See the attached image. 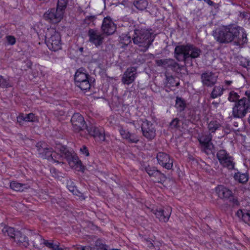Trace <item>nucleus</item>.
Instances as JSON below:
<instances>
[{
    "instance_id": "f257e3e1",
    "label": "nucleus",
    "mask_w": 250,
    "mask_h": 250,
    "mask_svg": "<svg viewBox=\"0 0 250 250\" xmlns=\"http://www.w3.org/2000/svg\"><path fill=\"white\" fill-rule=\"evenodd\" d=\"M212 36L220 44L233 42L235 45L241 46L247 42V34L244 29L234 25L221 26L214 30Z\"/></svg>"
},
{
    "instance_id": "f03ea898",
    "label": "nucleus",
    "mask_w": 250,
    "mask_h": 250,
    "mask_svg": "<svg viewBox=\"0 0 250 250\" xmlns=\"http://www.w3.org/2000/svg\"><path fill=\"white\" fill-rule=\"evenodd\" d=\"M155 36L147 29H136L134 31V34L132 40L135 44L141 47V50L145 52L154 41Z\"/></svg>"
},
{
    "instance_id": "7ed1b4c3",
    "label": "nucleus",
    "mask_w": 250,
    "mask_h": 250,
    "mask_svg": "<svg viewBox=\"0 0 250 250\" xmlns=\"http://www.w3.org/2000/svg\"><path fill=\"white\" fill-rule=\"evenodd\" d=\"M202 51L198 47L190 43L176 46L174 49V57L178 61L186 62L188 59L199 57Z\"/></svg>"
},
{
    "instance_id": "20e7f679",
    "label": "nucleus",
    "mask_w": 250,
    "mask_h": 250,
    "mask_svg": "<svg viewBox=\"0 0 250 250\" xmlns=\"http://www.w3.org/2000/svg\"><path fill=\"white\" fill-rule=\"evenodd\" d=\"M45 43L48 48L53 51H57L61 49V36L55 29L50 28L47 29L45 34Z\"/></svg>"
},
{
    "instance_id": "39448f33",
    "label": "nucleus",
    "mask_w": 250,
    "mask_h": 250,
    "mask_svg": "<svg viewBox=\"0 0 250 250\" xmlns=\"http://www.w3.org/2000/svg\"><path fill=\"white\" fill-rule=\"evenodd\" d=\"M90 76L86 70L80 68L77 70L74 76V80L76 85L82 90L87 91L91 87L90 82Z\"/></svg>"
},
{
    "instance_id": "423d86ee",
    "label": "nucleus",
    "mask_w": 250,
    "mask_h": 250,
    "mask_svg": "<svg viewBox=\"0 0 250 250\" xmlns=\"http://www.w3.org/2000/svg\"><path fill=\"white\" fill-rule=\"evenodd\" d=\"M250 100L243 98L238 101L233 108L232 114L235 117L243 118L245 116L250 108Z\"/></svg>"
},
{
    "instance_id": "0eeeda50",
    "label": "nucleus",
    "mask_w": 250,
    "mask_h": 250,
    "mask_svg": "<svg viewBox=\"0 0 250 250\" xmlns=\"http://www.w3.org/2000/svg\"><path fill=\"white\" fill-rule=\"evenodd\" d=\"M217 157L223 167L229 169H234L235 163L233 162V159L225 150L221 149L218 151Z\"/></svg>"
},
{
    "instance_id": "6e6552de",
    "label": "nucleus",
    "mask_w": 250,
    "mask_h": 250,
    "mask_svg": "<svg viewBox=\"0 0 250 250\" xmlns=\"http://www.w3.org/2000/svg\"><path fill=\"white\" fill-rule=\"evenodd\" d=\"M155 62L159 66L163 67L166 69L169 68L172 71L176 73L180 71L183 68L182 65H180L172 59L156 60Z\"/></svg>"
},
{
    "instance_id": "1a4fd4ad",
    "label": "nucleus",
    "mask_w": 250,
    "mask_h": 250,
    "mask_svg": "<svg viewBox=\"0 0 250 250\" xmlns=\"http://www.w3.org/2000/svg\"><path fill=\"white\" fill-rule=\"evenodd\" d=\"M143 135L148 140H153L156 136L154 125L147 120L144 121L141 125Z\"/></svg>"
},
{
    "instance_id": "9d476101",
    "label": "nucleus",
    "mask_w": 250,
    "mask_h": 250,
    "mask_svg": "<svg viewBox=\"0 0 250 250\" xmlns=\"http://www.w3.org/2000/svg\"><path fill=\"white\" fill-rule=\"evenodd\" d=\"M63 17V12L61 10L51 8L47 10L43 15L45 20L50 23H56L61 21Z\"/></svg>"
},
{
    "instance_id": "9b49d317",
    "label": "nucleus",
    "mask_w": 250,
    "mask_h": 250,
    "mask_svg": "<svg viewBox=\"0 0 250 250\" xmlns=\"http://www.w3.org/2000/svg\"><path fill=\"white\" fill-rule=\"evenodd\" d=\"M87 35L89 37V42L96 46L97 47L102 44L104 36L98 30L90 29L88 31Z\"/></svg>"
},
{
    "instance_id": "f8f14e48",
    "label": "nucleus",
    "mask_w": 250,
    "mask_h": 250,
    "mask_svg": "<svg viewBox=\"0 0 250 250\" xmlns=\"http://www.w3.org/2000/svg\"><path fill=\"white\" fill-rule=\"evenodd\" d=\"M71 122L73 130L75 132H79L87 128L83 117L79 113H76L72 116Z\"/></svg>"
},
{
    "instance_id": "ddd939ff",
    "label": "nucleus",
    "mask_w": 250,
    "mask_h": 250,
    "mask_svg": "<svg viewBox=\"0 0 250 250\" xmlns=\"http://www.w3.org/2000/svg\"><path fill=\"white\" fill-rule=\"evenodd\" d=\"M36 147L39 156L43 159H53L52 149L46 143L42 142L38 143Z\"/></svg>"
},
{
    "instance_id": "4468645a",
    "label": "nucleus",
    "mask_w": 250,
    "mask_h": 250,
    "mask_svg": "<svg viewBox=\"0 0 250 250\" xmlns=\"http://www.w3.org/2000/svg\"><path fill=\"white\" fill-rule=\"evenodd\" d=\"M212 135L210 134L205 133L199 137V141L202 145L203 150L207 154L209 153L213 148V145L211 143Z\"/></svg>"
},
{
    "instance_id": "2eb2a0df",
    "label": "nucleus",
    "mask_w": 250,
    "mask_h": 250,
    "mask_svg": "<svg viewBox=\"0 0 250 250\" xmlns=\"http://www.w3.org/2000/svg\"><path fill=\"white\" fill-rule=\"evenodd\" d=\"M60 151L62 156L66 159L71 167L79 166L82 165V162L79 160L78 156L75 154H73L69 151L65 147H62Z\"/></svg>"
},
{
    "instance_id": "dca6fc26",
    "label": "nucleus",
    "mask_w": 250,
    "mask_h": 250,
    "mask_svg": "<svg viewBox=\"0 0 250 250\" xmlns=\"http://www.w3.org/2000/svg\"><path fill=\"white\" fill-rule=\"evenodd\" d=\"M218 76L214 73L210 71H206L201 75V79L204 86L211 87L217 81Z\"/></svg>"
},
{
    "instance_id": "f3484780",
    "label": "nucleus",
    "mask_w": 250,
    "mask_h": 250,
    "mask_svg": "<svg viewBox=\"0 0 250 250\" xmlns=\"http://www.w3.org/2000/svg\"><path fill=\"white\" fill-rule=\"evenodd\" d=\"M137 67H130L126 69L122 77V82L125 84L132 83L137 77Z\"/></svg>"
},
{
    "instance_id": "a211bd4d",
    "label": "nucleus",
    "mask_w": 250,
    "mask_h": 250,
    "mask_svg": "<svg viewBox=\"0 0 250 250\" xmlns=\"http://www.w3.org/2000/svg\"><path fill=\"white\" fill-rule=\"evenodd\" d=\"M157 159L159 165L167 169H171L173 167V160L169 156L163 152H159L157 155Z\"/></svg>"
},
{
    "instance_id": "6ab92c4d",
    "label": "nucleus",
    "mask_w": 250,
    "mask_h": 250,
    "mask_svg": "<svg viewBox=\"0 0 250 250\" xmlns=\"http://www.w3.org/2000/svg\"><path fill=\"white\" fill-rule=\"evenodd\" d=\"M101 28L104 34L111 35L116 31V26L110 18L106 17L103 20Z\"/></svg>"
},
{
    "instance_id": "aec40b11",
    "label": "nucleus",
    "mask_w": 250,
    "mask_h": 250,
    "mask_svg": "<svg viewBox=\"0 0 250 250\" xmlns=\"http://www.w3.org/2000/svg\"><path fill=\"white\" fill-rule=\"evenodd\" d=\"M153 213L155 215L160 221L167 222L168 221L171 213V208L170 207H167L165 208H160L155 210H153Z\"/></svg>"
},
{
    "instance_id": "412c9836",
    "label": "nucleus",
    "mask_w": 250,
    "mask_h": 250,
    "mask_svg": "<svg viewBox=\"0 0 250 250\" xmlns=\"http://www.w3.org/2000/svg\"><path fill=\"white\" fill-rule=\"evenodd\" d=\"M86 129L96 141L103 142L105 140L104 131L102 128H99L95 126H92L91 127H87Z\"/></svg>"
},
{
    "instance_id": "4be33fe9",
    "label": "nucleus",
    "mask_w": 250,
    "mask_h": 250,
    "mask_svg": "<svg viewBox=\"0 0 250 250\" xmlns=\"http://www.w3.org/2000/svg\"><path fill=\"white\" fill-rule=\"evenodd\" d=\"M119 131L122 138L125 139L130 143L137 144L139 141V139L136 135L130 133L122 127L119 129Z\"/></svg>"
},
{
    "instance_id": "5701e85b",
    "label": "nucleus",
    "mask_w": 250,
    "mask_h": 250,
    "mask_svg": "<svg viewBox=\"0 0 250 250\" xmlns=\"http://www.w3.org/2000/svg\"><path fill=\"white\" fill-rule=\"evenodd\" d=\"M35 240L33 241V244L34 247H37L39 243H42V241H44V245L53 250H60L59 243L53 244V243L48 242L42 239V237L38 234H35Z\"/></svg>"
},
{
    "instance_id": "b1692460",
    "label": "nucleus",
    "mask_w": 250,
    "mask_h": 250,
    "mask_svg": "<svg viewBox=\"0 0 250 250\" xmlns=\"http://www.w3.org/2000/svg\"><path fill=\"white\" fill-rule=\"evenodd\" d=\"M13 239L19 246L27 248L29 245L28 238L20 231H16Z\"/></svg>"
},
{
    "instance_id": "393cba45",
    "label": "nucleus",
    "mask_w": 250,
    "mask_h": 250,
    "mask_svg": "<svg viewBox=\"0 0 250 250\" xmlns=\"http://www.w3.org/2000/svg\"><path fill=\"white\" fill-rule=\"evenodd\" d=\"M216 192L221 199H229L231 197L232 191L222 185H220L216 188Z\"/></svg>"
},
{
    "instance_id": "a878e982",
    "label": "nucleus",
    "mask_w": 250,
    "mask_h": 250,
    "mask_svg": "<svg viewBox=\"0 0 250 250\" xmlns=\"http://www.w3.org/2000/svg\"><path fill=\"white\" fill-rule=\"evenodd\" d=\"M225 90L226 88L223 86H214L210 94V98L214 99L221 97Z\"/></svg>"
},
{
    "instance_id": "bb28decb",
    "label": "nucleus",
    "mask_w": 250,
    "mask_h": 250,
    "mask_svg": "<svg viewBox=\"0 0 250 250\" xmlns=\"http://www.w3.org/2000/svg\"><path fill=\"white\" fill-rule=\"evenodd\" d=\"M10 187L11 189L17 191H23L24 189L29 188V186L25 184H21L16 181L10 183Z\"/></svg>"
},
{
    "instance_id": "cd10ccee",
    "label": "nucleus",
    "mask_w": 250,
    "mask_h": 250,
    "mask_svg": "<svg viewBox=\"0 0 250 250\" xmlns=\"http://www.w3.org/2000/svg\"><path fill=\"white\" fill-rule=\"evenodd\" d=\"M67 187L68 190L73 194L81 197L83 200L85 199L83 194L78 190L74 183L71 180L67 182Z\"/></svg>"
},
{
    "instance_id": "c85d7f7f",
    "label": "nucleus",
    "mask_w": 250,
    "mask_h": 250,
    "mask_svg": "<svg viewBox=\"0 0 250 250\" xmlns=\"http://www.w3.org/2000/svg\"><path fill=\"white\" fill-rule=\"evenodd\" d=\"M187 107L186 101L182 98L177 97L175 100V107L178 112L183 111Z\"/></svg>"
},
{
    "instance_id": "c756f323",
    "label": "nucleus",
    "mask_w": 250,
    "mask_h": 250,
    "mask_svg": "<svg viewBox=\"0 0 250 250\" xmlns=\"http://www.w3.org/2000/svg\"><path fill=\"white\" fill-rule=\"evenodd\" d=\"M133 4L138 10H144L148 6V2L146 0H134Z\"/></svg>"
},
{
    "instance_id": "7c9ffc66",
    "label": "nucleus",
    "mask_w": 250,
    "mask_h": 250,
    "mask_svg": "<svg viewBox=\"0 0 250 250\" xmlns=\"http://www.w3.org/2000/svg\"><path fill=\"white\" fill-rule=\"evenodd\" d=\"M234 178L235 180L241 183H245L247 182L249 179V176L247 174L241 173L240 172L235 173Z\"/></svg>"
},
{
    "instance_id": "2f4dec72",
    "label": "nucleus",
    "mask_w": 250,
    "mask_h": 250,
    "mask_svg": "<svg viewBox=\"0 0 250 250\" xmlns=\"http://www.w3.org/2000/svg\"><path fill=\"white\" fill-rule=\"evenodd\" d=\"M2 232L4 235H7L13 239L16 231L14 228L6 226L2 229Z\"/></svg>"
},
{
    "instance_id": "473e14b6",
    "label": "nucleus",
    "mask_w": 250,
    "mask_h": 250,
    "mask_svg": "<svg viewBox=\"0 0 250 250\" xmlns=\"http://www.w3.org/2000/svg\"><path fill=\"white\" fill-rule=\"evenodd\" d=\"M216 121H211L208 124V128L211 132H214L220 126Z\"/></svg>"
},
{
    "instance_id": "72a5a7b5",
    "label": "nucleus",
    "mask_w": 250,
    "mask_h": 250,
    "mask_svg": "<svg viewBox=\"0 0 250 250\" xmlns=\"http://www.w3.org/2000/svg\"><path fill=\"white\" fill-rule=\"evenodd\" d=\"M131 42V37L127 35H122L120 36V43L123 45L127 46Z\"/></svg>"
},
{
    "instance_id": "f704fd0d",
    "label": "nucleus",
    "mask_w": 250,
    "mask_h": 250,
    "mask_svg": "<svg viewBox=\"0 0 250 250\" xmlns=\"http://www.w3.org/2000/svg\"><path fill=\"white\" fill-rule=\"evenodd\" d=\"M11 86L9 79L4 78L0 76V88H5Z\"/></svg>"
},
{
    "instance_id": "c9c22d12",
    "label": "nucleus",
    "mask_w": 250,
    "mask_h": 250,
    "mask_svg": "<svg viewBox=\"0 0 250 250\" xmlns=\"http://www.w3.org/2000/svg\"><path fill=\"white\" fill-rule=\"evenodd\" d=\"M154 177L156 179V181L158 183H162L164 182L166 179L165 175L161 173L159 170L155 173Z\"/></svg>"
},
{
    "instance_id": "e433bc0d",
    "label": "nucleus",
    "mask_w": 250,
    "mask_h": 250,
    "mask_svg": "<svg viewBox=\"0 0 250 250\" xmlns=\"http://www.w3.org/2000/svg\"><path fill=\"white\" fill-rule=\"evenodd\" d=\"M67 2L68 0H58L56 9L61 10L63 12L66 7Z\"/></svg>"
},
{
    "instance_id": "4c0bfd02",
    "label": "nucleus",
    "mask_w": 250,
    "mask_h": 250,
    "mask_svg": "<svg viewBox=\"0 0 250 250\" xmlns=\"http://www.w3.org/2000/svg\"><path fill=\"white\" fill-rule=\"evenodd\" d=\"M240 96L238 94L235 92L234 91H230L229 94L228 100L231 102H236L238 101Z\"/></svg>"
},
{
    "instance_id": "58836bf2",
    "label": "nucleus",
    "mask_w": 250,
    "mask_h": 250,
    "mask_svg": "<svg viewBox=\"0 0 250 250\" xmlns=\"http://www.w3.org/2000/svg\"><path fill=\"white\" fill-rule=\"evenodd\" d=\"M25 122H36L38 121V117L32 113L25 114Z\"/></svg>"
},
{
    "instance_id": "ea45409f",
    "label": "nucleus",
    "mask_w": 250,
    "mask_h": 250,
    "mask_svg": "<svg viewBox=\"0 0 250 250\" xmlns=\"http://www.w3.org/2000/svg\"><path fill=\"white\" fill-rule=\"evenodd\" d=\"M240 64L244 67L247 69V70L250 72V60L246 58H242L240 61Z\"/></svg>"
},
{
    "instance_id": "a19ab883",
    "label": "nucleus",
    "mask_w": 250,
    "mask_h": 250,
    "mask_svg": "<svg viewBox=\"0 0 250 250\" xmlns=\"http://www.w3.org/2000/svg\"><path fill=\"white\" fill-rule=\"evenodd\" d=\"M180 120L177 118L173 119L169 124V127L171 128H177L179 127Z\"/></svg>"
},
{
    "instance_id": "79ce46f5",
    "label": "nucleus",
    "mask_w": 250,
    "mask_h": 250,
    "mask_svg": "<svg viewBox=\"0 0 250 250\" xmlns=\"http://www.w3.org/2000/svg\"><path fill=\"white\" fill-rule=\"evenodd\" d=\"M146 170L150 176L154 177L158 170L156 169L155 167H147L146 168Z\"/></svg>"
},
{
    "instance_id": "37998d69",
    "label": "nucleus",
    "mask_w": 250,
    "mask_h": 250,
    "mask_svg": "<svg viewBox=\"0 0 250 250\" xmlns=\"http://www.w3.org/2000/svg\"><path fill=\"white\" fill-rule=\"evenodd\" d=\"M243 220L246 223L250 226V211L245 212V214L243 215Z\"/></svg>"
},
{
    "instance_id": "c03bdc74",
    "label": "nucleus",
    "mask_w": 250,
    "mask_h": 250,
    "mask_svg": "<svg viewBox=\"0 0 250 250\" xmlns=\"http://www.w3.org/2000/svg\"><path fill=\"white\" fill-rule=\"evenodd\" d=\"M229 202L232 203L233 207H238L239 206V202L238 201L237 199L235 198L233 194L231 195V197L229 198Z\"/></svg>"
},
{
    "instance_id": "a18cd8bd",
    "label": "nucleus",
    "mask_w": 250,
    "mask_h": 250,
    "mask_svg": "<svg viewBox=\"0 0 250 250\" xmlns=\"http://www.w3.org/2000/svg\"><path fill=\"white\" fill-rule=\"evenodd\" d=\"M52 156H53V159H48V160L52 161L54 162L59 163L60 159L61 158V156L59 154H57L55 152H53L52 150Z\"/></svg>"
},
{
    "instance_id": "49530a36",
    "label": "nucleus",
    "mask_w": 250,
    "mask_h": 250,
    "mask_svg": "<svg viewBox=\"0 0 250 250\" xmlns=\"http://www.w3.org/2000/svg\"><path fill=\"white\" fill-rule=\"evenodd\" d=\"M6 39L7 42L10 45H14L16 42V39L13 36H7Z\"/></svg>"
},
{
    "instance_id": "de8ad7c7",
    "label": "nucleus",
    "mask_w": 250,
    "mask_h": 250,
    "mask_svg": "<svg viewBox=\"0 0 250 250\" xmlns=\"http://www.w3.org/2000/svg\"><path fill=\"white\" fill-rule=\"evenodd\" d=\"M80 151L82 154L85 155L86 156H89V154L88 150L87 148L85 146H83L81 148Z\"/></svg>"
},
{
    "instance_id": "09e8293b",
    "label": "nucleus",
    "mask_w": 250,
    "mask_h": 250,
    "mask_svg": "<svg viewBox=\"0 0 250 250\" xmlns=\"http://www.w3.org/2000/svg\"><path fill=\"white\" fill-rule=\"evenodd\" d=\"M23 121H25V116L23 114H21L17 117V122L21 124Z\"/></svg>"
},
{
    "instance_id": "8fccbe9b",
    "label": "nucleus",
    "mask_w": 250,
    "mask_h": 250,
    "mask_svg": "<svg viewBox=\"0 0 250 250\" xmlns=\"http://www.w3.org/2000/svg\"><path fill=\"white\" fill-rule=\"evenodd\" d=\"M166 80L168 83H169L170 85H172L173 84L174 82V78L172 76H166Z\"/></svg>"
},
{
    "instance_id": "3c124183",
    "label": "nucleus",
    "mask_w": 250,
    "mask_h": 250,
    "mask_svg": "<svg viewBox=\"0 0 250 250\" xmlns=\"http://www.w3.org/2000/svg\"><path fill=\"white\" fill-rule=\"evenodd\" d=\"M232 83V82L231 81H225L224 83L225 85L223 86L224 87H225L226 89H227L228 88V87Z\"/></svg>"
},
{
    "instance_id": "603ef678",
    "label": "nucleus",
    "mask_w": 250,
    "mask_h": 250,
    "mask_svg": "<svg viewBox=\"0 0 250 250\" xmlns=\"http://www.w3.org/2000/svg\"><path fill=\"white\" fill-rule=\"evenodd\" d=\"M234 126L235 128H233V130L235 131H238L240 132L241 131V128L238 127V124L237 122H234Z\"/></svg>"
},
{
    "instance_id": "864d4df0",
    "label": "nucleus",
    "mask_w": 250,
    "mask_h": 250,
    "mask_svg": "<svg viewBox=\"0 0 250 250\" xmlns=\"http://www.w3.org/2000/svg\"><path fill=\"white\" fill-rule=\"evenodd\" d=\"M92 248L89 246L80 247L78 248V250H91Z\"/></svg>"
},
{
    "instance_id": "5fc2aeb1",
    "label": "nucleus",
    "mask_w": 250,
    "mask_h": 250,
    "mask_svg": "<svg viewBox=\"0 0 250 250\" xmlns=\"http://www.w3.org/2000/svg\"><path fill=\"white\" fill-rule=\"evenodd\" d=\"M96 19V17L95 16H87L86 18V20H89L91 21H93Z\"/></svg>"
},
{
    "instance_id": "6e6d98bb",
    "label": "nucleus",
    "mask_w": 250,
    "mask_h": 250,
    "mask_svg": "<svg viewBox=\"0 0 250 250\" xmlns=\"http://www.w3.org/2000/svg\"><path fill=\"white\" fill-rule=\"evenodd\" d=\"M50 171L52 173V174H54V175H53V176H54L55 177H57L58 176H59L57 174H56V172H57V170L55 168H51L50 169Z\"/></svg>"
},
{
    "instance_id": "4d7b16f0",
    "label": "nucleus",
    "mask_w": 250,
    "mask_h": 250,
    "mask_svg": "<svg viewBox=\"0 0 250 250\" xmlns=\"http://www.w3.org/2000/svg\"><path fill=\"white\" fill-rule=\"evenodd\" d=\"M245 213H243L242 210L240 209L238 210L237 212V215H238V217H240L241 216H242V217L243 218V215L245 214Z\"/></svg>"
},
{
    "instance_id": "13d9d810",
    "label": "nucleus",
    "mask_w": 250,
    "mask_h": 250,
    "mask_svg": "<svg viewBox=\"0 0 250 250\" xmlns=\"http://www.w3.org/2000/svg\"><path fill=\"white\" fill-rule=\"evenodd\" d=\"M245 95L247 96L248 98L250 100V90H247L245 92Z\"/></svg>"
},
{
    "instance_id": "bf43d9fd",
    "label": "nucleus",
    "mask_w": 250,
    "mask_h": 250,
    "mask_svg": "<svg viewBox=\"0 0 250 250\" xmlns=\"http://www.w3.org/2000/svg\"><path fill=\"white\" fill-rule=\"evenodd\" d=\"M212 104L215 106V107H217L219 104V103L213 102Z\"/></svg>"
},
{
    "instance_id": "052dcab7",
    "label": "nucleus",
    "mask_w": 250,
    "mask_h": 250,
    "mask_svg": "<svg viewBox=\"0 0 250 250\" xmlns=\"http://www.w3.org/2000/svg\"><path fill=\"white\" fill-rule=\"evenodd\" d=\"M60 250H70L69 249H68V248L62 249V248H60Z\"/></svg>"
},
{
    "instance_id": "680f3d73",
    "label": "nucleus",
    "mask_w": 250,
    "mask_h": 250,
    "mask_svg": "<svg viewBox=\"0 0 250 250\" xmlns=\"http://www.w3.org/2000/svg\"><path fill=\"white\" fill-rule=\"evenodd\" d=\"M148 246H149V247H151V246H153V244H152V243H150V244L148 245Z\"/></svg>"
},
{
    "instance_id": "e2e57ef3",
    "label": "nucleus",
    "mask_w": 250,
    "mask_h": 250,
    "mask_svg": "<svg viewBox=\"0 0 250 250\" xmlns=\"http://www.w3.org/2000/svg\"><path fill=\"white\" fill-rule=\"evenodd\" d=\"M107 246L106 245L103 246V248L105 250H106Z\"/></svg>"
},
{
    "instance_id": "0e129e2a",
    "label": "nucleus",
    "mask_w": 250,
    "mask_h": 250,
    "mask_svg": "<svg viewBox=\"0 0 250 250\" xmlns=\"http://www.w3.org/2000/svg\"><path fill=\"white\" fill-rule=\"evenodd\" d=\"M112 250H119V249H112Z\"/></svg>"
},
{
    "instance_id": "69168bd1",
    "label": "nucleus",
    "mask_w": 250,
    "mask_h": 250,
    "mask_svg": "<svg viewBox=\"0 0 250 250\" xmlns=\"http://www.w3.org/2000/svg\"><path fill=\"white\" fill-rule=\"evenodd\" d=\"M179 85V83H177L176 84V86H177V85Z\"/></svg>"
},
{
    "instance_id": "338daca9",
    "label": "nucleus",
    "mask_w": 250,
    "mask_h": 250,
    "mask_svg": "<svg viewBox=\"0 0 250 250\" xmlns=\"http://www.w3.org/2000/svg\"><path fill=\"white\" fill-rule=\"evenodd\" d=\"M91 250H95L94 249L92 248Z\"/></svg>"
}]
</instances>
